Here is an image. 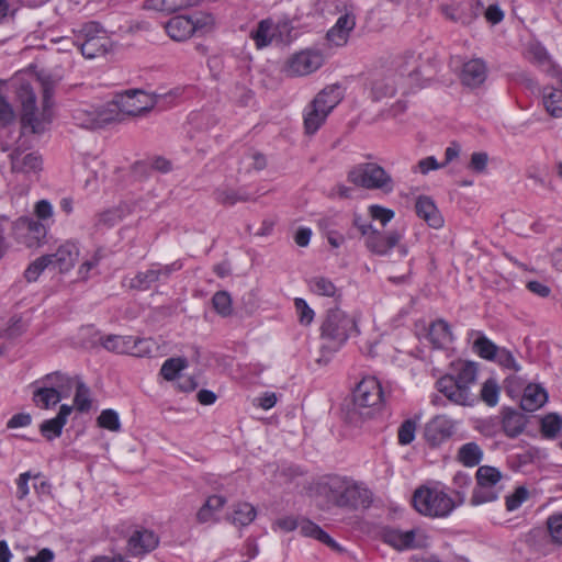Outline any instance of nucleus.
<instances>
[{"label":"nucleus","instance_id":"40","mask_svg":"<svg viewBox=\"0 0 562 562\" xmlns=\"http://www.w3.org/2000/svg\"><path fill=\"white\" fill-rule=\"evenodd\" d=\"M482 458L483 451L475 442H468L458 451V460L465 467L477 465Z\"/></svg>","mask_w":562,"mask_h":562},{"label":"nucleus","instance_id":"3","mask_svg":"<svg viewBox=\"0 0 562 562\" xmlns=\"http://www.w3.org/2000/svg\"><path fill=\"white\" fill-rule=\"evenodd\" d=\"M383 401L380 382L374 376L363 378L352 393V402L347 407L346 418L359 425L372 416L373 409Z\"/></svg>","mask_w":562,"mask_h":562},{"label":"nucleus","instance_id":"15","mask_svg":"<svg viewBox=\"0 0 562 562\" xmlns=\"http://www.w3.org/2000/svg\"><path fill=\"white\" fill-rule=\"evenodd\" d=\"M347 477L331 475L326 476L315 485V494L323 497L326 502V506H341L344 496V490Z\"/></svg>","mask_w":562,"mask_h":562},{"label":"nucleus","instance_id":"9","mask_svg":"<svg viewBox=\"0 0 562 562\" xmlns=\"http://www.w3.org/2000/svg\"><path fill=\"white\" fill-rule=\"evenodd\" d=\"M155 99L143 90H128L116 95L110 106H114L117 121L122 122L126 116H140L155 106Z\"/></svg>","mask_w":562,"mask_h":562},{"label":"nucleus","instance_id":"19","mask_svg":"<svg viewBox=\"0 0 562 562\" xmlns=\"http://www.w3.org/2000/svg\"><path fill=\"white\" fill-rule=\"evenodd\" d=\"M158 543L159 538L154 531L137 530L130 537L127 550L132 555H142L156 549Z\"/></svg>","mask_w":562,"mask_h":562},{"label":"nucleus","instance_id":"25","mask_svg":"<svg viewBox=\"0 0 562 562\" xmlns=\"http://www.w3.org/2000/svg\"><path fill=\"white\" fill-rule=\"evenodd\" d=\"M371 91L374 100L392 98L396 92L394 74H376L371 82Z\"/></svg>","mask_w":562,"mask_h":562},{"label":"nucleus","instance_id":"45","mask_svg":"<svg viewBox=\"0 0 562 562\" xmlns=\"http://www.w3.org/2000/svg\"><path fill=\"white\" fill-rule=\"evenodd\" d=\"M53 260L52 256L44 255L35 259L33 262L29 265L26 270L24 271V277L29 282H34L38 279L42 272L48 267L52 266Z\"/></svg>","mask_w":562,"mask_h":562},{"label":"nucleus","instance_id":"11","mask_svg":"<svg viewBox=\"0 0 562 562\" xmlns=\"http://www.w3.org/2000/svg\"><path fill=\"white\" fill-rule=\"evenodd\" d=\"M72 120L79 127L95 130L116 123L117 113L110 103L101 106L85 105L72 111Z\"/></svg>","mask_w":562,"mask_h":562},{"label":"nucleus","instance_id":"52","mask_svg":"<svg viewBox=\"0 0 562 562\" xmlns=\"http://www.w3.org/2000/svg\"><path fill=\"white\" fill-rule=\"evenodd\" d=\"M64 426L65 424L63 422L57 417H54L52 419L44 420L40 425V431L47 440H53L61 435Z\"/></svg>","mask_w":562,"mask_h":562},{"label":"nucleus","instance_id":"18","mask_svg":"<svg viewBox=\"0 0 562 562\" xmlns=\"http://www.w3.org/2000/svg\"><path fill=\"white\" fill-rule=\"evenodd\" d=\"M80 250L79 246L72 241H66L61 244L55 254H52V266L60 273L68 272L72 269L79 259Z\"/></svg>","mask_w":562,"mask_h":562},{"label":"nucleus","instance_id":"23","mask_svg":"<svg viewBox=\"0 0 562 562\" xmlns=\"http://www.w3.org/2000/svg\"><path fill=\"white\" fill-rule=\"evenodd\" d=\"M416 214L424 220L430 227L440 228L443 225V218L435 202L426 195L417 198L415 203Z\"/></svg>","mask_w":562,"mask_h":562},{"label":"nucleus","instance_id":"24","mask_svg":"<svg viewBox=\"0 0 562 562\" xmlns=\"http://www.w3.org/2000/svg\"><path fill=\"white\" fill-rule=\"evenodd\" d=\"M487 76V68L485 63L480 58H474L463 65L461 71V81L468 87H479L482 85Z\"/></svg>","mask_w":562,"mask_h":562},{"label":"nucleus","instance_id":"64","mask_svg":"<svg viewBox=\"0 0 562 562\" xmlns=\"http://www.w3.org/2000/svg\"><path fill=\"white\" fill-rule=\"evenodd\" d=\"M34 212L38 220L45 221L52 217L53 206L47 200H41L35 204Z\"/></svg>","mask_w":562,"mask_h":562},{"label":"nucleus","instance_id":"30","mask_svg":"<svg viewBox=\"0 0 562 562\" xmlns=\"http://www.w3.org/2000/svg\"><path fill=\"white\" fill-rule=\"evenodd\" d=\"M171 272V267L148 269L144 272H138L131 281V286L137 290H147L154 282L159 280L160 276L168 277Z\"/></svg>","mask_w":562,"mask_h":562},{"label":"nucleus","instance_id":"35","mask_svg":"<svg viewBox=\"0 0 562 562\" xmlns=\"http://www.w3.org/2000/svg\"><path fill=\"white\" fill-rule=\"evenodd\" d=\"M226 504V498L221 495L210 496L204 505L196 513V520L200 524H205L214 518V515L220 512Z\"/></svg>","mask_w":562,"mask_h":562},{"label":"nucleus","instance_id":"26","mask_svg":"<svg viewBox=\"0 0 562 562\" xmlns=\"http://www.w3.org/2000/svg\"><path fill=\"white\" fill-rule=\"evenodd\" d=\"M548 400L543 387L536 384L528 385L520 401V406L526 412H535L540 408Z\"/></svg>","mask_w":562,"mask_h":562},{"label":"nucleus","instance_id":"47","mask_svg":"<svg viewBox=\"0 0 562 562\" xmlns=\"http://www.w3.org/2000/svg\"><path fill=\"white\" fill-rule=\"evenodd\" d=\"M562 429V418L554 413L546 415L541 419V432L546 438H555Z\"/></svg>","mask_w":562,"mask_h":562},{"label":"nucleus","instance_id":"48","mask_svg":"<svg viewBox=\"0 0 562 562\" xmlns=\"http://www.w3.org/2000/svg\"><path fill=\"white\" fill-rule=\"evenodd\" d=\"M97 424L99 427L108 429L110 431L116 432L120 431L121 429L119 414L111 408L101 412V414L97 418Z\"/></svg>","mask_w":562,"mask_h":562},{"label":"nucleus","instance_id":"44","mask_svg":"<svg viewBox=\"0 0 562 562\" xmlns=\"http://www.w3.org/2000/svg\"><path fill=\"white\" fill-rule=\"evenodd\" d=\"M473 349L481 358L494 360L499 348L487 337L481 335L474 340Z\"/></svg>","mask_w":562,"mask_h":562},{"label":"nucleus","instance_id":"32","mask_svg":"<svg viewBox=\"0 0 562 562\" xmlns=\"http://www.w3.org/2000/svg\"><path fill=\"white\" fill-rule=\"evenodd\" d=\"M542 102L547 112L553 117L562 116V90L546 87L542 90Z\"/></svg>","mask_w":562,"mask_h":562},{"label":"nucleus","instance_id":"29","mask_svg":"<svg viewBox=\"0 0 562 562\" xmlns=\"http://www.w3.org/2000/svg\"><path fill=\"white\" fill-rule=\"evenodd\" d=\"M76 381L58 371L46 374L42 380L46 386L54 387L60 397H68L70 395Z\"/></svg>","mask_w":562,"mask_h":562},{"label":"nucleus","instance_id":"42","mask_svg":"<svg viewBox=\"0 0 562 562\" xmlns=\"http://www.w3.org/2000/svg\"><path fill=\"white\" fill-rule=\"evenodd\" d=\"M215 200L225 206H232L237 202H247L250 200V195L240 190L234 189H217L215 191Z\"/></svg>","mask_w":562,"mask_h":562},{"label":"nucleus","instance_id":"7","mask_svg":"<svg viewBox=\"0 0 562 562\" xmlns=\"http://www.w3.org/2000/svg\"><path fill=\"white\" fill-rule=\"evenodd\" d=\"M214 18L207 13H199L191 16L177 15L171 18L165 29L173 41H186L193 34H204L212 30Z\"/></svg>","mask_w":562,"mask_h":562},{"label":"nucleus","instance_id":"33","mask_svg":"<svg viewBox=\"0 0 562 562\" xmlns=\"http://www.w3.org/2000/svg\"><path fill=\"white\" fill-rule=\"evenodd\" d=\"M328 113L321 108L310 103L306 108L304 115V131L307 135L315 134L318 128L325 123Z\"/></svg>","mask_w":562,"mask_h":562},{"label":"nucleus","instance_id":"59","mask_svg":"<svg viewBox=\"0 0 562 562\" xmlns=\"http://www.w3.org/2000/svg\"><path fill=\"white\" fill-rule=\"evenodd\" d=\"M102 258L101 249H98L91 259H87L79 267L78 274L79 279L87 280L89 278V272L98 267L100 260Z\"/></svg>","mask_w":562,"mask_h":562},{"label":"nucleus","instance_id":"38","mask_svg":"<svg viewBox=\"0 0 562 562\" xmlns=\"http://www.w3.org/2000/svg\"><path fill=\"white\" fill-rule=\"evenodd\" d=\"M133 336L109 335L101 340L102 346L116 353L135 352L132 346Z\"/></svg>","mask_w":562,"mask_h":562},{"label":"nucleus","instance_id":"34","mask_svg":"<svg viewBox=\"0 0 562 562\" xmlns=\"http://www.w3.org/2000/svg\"><path fill=\"white\" fill-rule=\"evenodd\" d=\"M257 512L249 503H238L234 506L233 513L226 517L235 526H248L256 518Z\"/></svg>","mask_w":562,"mask_h":562},{"label":"nucleus","instance_id":"62","mask_svg":"<svg viewBox=\"0 0 562 562\" xmlns=\"http://www.w3.org/2000/svg\"><path fill=\"white\" fill-rule=\"evenodd\" d=\"M488 156L486 153H473L469 164V168L475 172H483L486 170Z\"/></svg>","mask_w":562,"mask_h":562},{"label":"nucleus","instance_id":"6","mask_svg":"<svg viewBox=\"0 0 562 562\" xmlns=\"http://www.w3.org/2000/svg\"><path fill=\"white\" fill-rule=\"evenodd\" d=\"M412 502L418 513L430 517H446L456 507L454 501L445 492L424 486L414 492Z\"/></svg>","mask_w":562,"mask_h":562},{"label":"nucleus","instance_id":"5","mask_svg":"<svg viewBox=\"0 0 562 562\" xmlns=\"http://www.w3.org/2000/svg\"><path fill=\"white\" fill-rule=\"evenodd\" d=\"M347 180L367 190H381L389 193L394 189L393 178L376 162H360L352 166L347 173Z\"/></svg>","mask_w":562,"mask_h":562},{"label":"nucleus","instance_id":"17","mask_svg":"<svg viewBox=\"0 0 562 562\" xmlns=\"http://www.w3.org/2000/svg\"><path fill=\"white\" fill-rule=\"evenodd\" d=\"M322 61L323 58L318 53L301 52L291 58L288 72L292 76H305L318 69Z\"/></svg>","mask_w":562,"mask_h":562},{"label":"nucleus","instance_id":"14","mask_svg":"<svg viewBox=\"0 0 562 562\" xmlns=\"http://www.w3.org/2000/svg\"><path fill=\"white\" fill-rule=\"evenodd\" d=\"M31 147L29 139H19L18 147L10 155L11 170L13 172H38L42 169L43 159L37 153H25Z\"/></svg>","mask_w":562,"mask_h":562},{"label":"nucleus","instance_id":"60","mask_svg":"<svg viewBox=\"0 0 562 562\" xmlns=\"http://www.w3.org/2000/svg\"><path fill=\"white\" fill-rule=\"evenodd\" d=\"M494 360H496L497 363L504 368H507V369H510L514 371H518L520 369V367L516 362L513 353L505 348L498 349L497 356L495 357Z\"/></svg>","mask_w":562,"mask_h":562},{"label":"nucleus","instance_id":"28","mask_svg":"<svg viewBox=\"0 0 562 562\" xmlns=\"http://www.w3.org/2000/svg\"><path fill=\"white\" fill-rule=\"evenodd\" d=\"M300 532L304 537H310L321 541L335 551L341 550L339 544L326 531L308 519H303L300 522Z\"/></svg>","mask_w":562,"mask_h":562},{"label":"nucleus","instance_id":"53","mask_svg":"<svg viewBox=\"0 0 562 562\" xmlns=\"http://www.w3.org/2000/svg\"><path fill=\"white\" fill-rule=\"evenodd\" d=\"M25 329L26 324L22 316L14 315L9 319L5 329L2 331V337L4 336L8 339H14L20 337Z\"/></svg>","mask_w":562,"mask_h":562},{"label":"nucleus","instance_id":"37","mask_svg":"<svg viewBox=\"0 0 562 562\" xmlns=\"http://www.w3.org/2000/svg\"><path fill=\"white\" fill-rule=\"evenodd\" d=\"M274 36L273 23L271 20H262L257 24V27L250 32V37L254 40L257 48L268 46Z\"/></svg>","mask_w":562,"mask_h":562},{"label":"nucleus","instance_id":"36","mask_svg":"<svg viewBox=\"0 0 562 562\" xmlns=\"http://www.w3.org/2000/svg\"><path fill=\"white\" fill-rule=\"evenodd\" d=\"M428 336L435 347H442L452 340V333L449 324L443 319L434 322L429 328Z\"/></svg>","mask_w":562,"mask_h":562},{"label":"nucleus","instance_id":"12","mask_svg":"<svg viewBox=\"0 0 562 562\" xmlns=\"http://www.w3.org/2000/svg\"><path fill=\"white\" fill-rule=\"evenodd\" d=\"M14 237L27 248H38L46 243L47 228L40 221L20 217L12 225Z\"/></svg>","mask_w":562,"mask_h":562},{"label":"nucleus","instance_id":"43","mask_svg":"<svg viewBox=\"0 0 562 562\" xmlns=\"http://www.w3.org/2000/svg\"><path fill=\"white\" fill-rule=\"evenodd\" d=\"M188 367V360L182 357L167 359L160 369V374L167 381H172L178 373Z\"/></svg>","mask_w":562,"mask_h":562},{"label":"nucleus","instance_id":"61","mask_svg":"<svg viewBox=\"0 0 562 562\" xmlns=\"http://www.w3.org/2000/svg\"><path fill=\"white\" fill-rule=\"evenodd\" d=\"M369 214L373 220L380 221L382 225H385L394 217V212L391 209L378 204L369 206Z\"/></svg>","mask_w":562,"mask_h":562},{"label":"nucleus","instance_id":"1","mask_svg":"<svg viewBox=\"0 0 562 562\" xmlns=\"http://www.w3.org/2000/svg\"><path fill=\"white\" fill-rule=\"evenodd\" d=\"M42 88V109L36 108V94L30 82L14 79L12 86L15 88L16 99L22 106L21 132L19 139H27L29 134L41 136L46 133L53 122L52 97L54 82L38 78Z\"/></svg>","mask_w":562,"mask_h":562},{"label":"nucleus","instance_id":"27","mask_svg":"<svg viewBox=\"0 0 562 562\" xmlns=\"http://www.w3.org/2000/svg\"><path fill=\"white\" fill-rule=\"evenodd\" d=\"M341 99L339 86L331 85L321 90L311 103L329 114Z\"/></svg>","mask_w":562,"mask_h":562},{"label":"nucleus","instance_id":"20","mask_svg":"<svg viewBox=\"0 0 562 562\" xmlns=\"http://www.w3.org/2000/svg\"><path fill=\"white\" fill-rule=\"evenodd\" d=\"M370 503L371 494L369 490L347 477L340 507H368Z\"/></svg>","mask_w":562,"mask_h":562},{"label":"nucleus","instance_id":"8","mask_svg":"<svg viewBox=\"0 0 562 562\" xmlns=\"http://www.w3.org/2000/svg\"><path fill=\"white\" fill-rule=\"evenodd\" d=\"M81 54L89 59L105 55L112 48V42L103 27L97 22L82 26L77 35Z\"/></svg>","mask_w":562,"mask_h":562},{"label":"nucleus","instance_id":"63","mask_svg":"<svg viewBox=\"0 0 562 562\" xmlns=\"http://www.w3.org/2000/svg\"><path fill=\"white\" fill-rule=\"evenodd\" d=\"M132 346L134 347L133 350H136V351L128 352V355H132L135 357H144V356L150 353L151 344L147 339H140V338L133 337Z\"/></svg>","mask_w":562,"mask_h":562},{"label":"nucleus","instance_id":"54","mask_svg":"<svg viewBox=\"0 0 562 562\" xmlns=\"http://www.w3.org/2000/svg\"><path fill=\"white\" fill-rule=\"evenodd\" d=\"M499 387L496 381L488 379L481 389V398L488 406H495L498 402Z\"/></svg>","mask_w":562,"mask_h":562},{"label":"nucleus","instance_id":"55","mask_svg":"<svg viewBox=\"0 0 562 562\" xmlns=\"http://www.w3.org/2000/svg\"><path fill=\"white\" fill-rule=\"evenodd\" d=\"M547 526L552 541L562 546V514L550 516Z\"/></svg>","mask_w":562,"mask_h":562},{"label":"nucleus","instance_id":"46","mask_svg":"<svg viewBox=\"0 0 562 562\" xmlns=\"http://www.w3.org/2000/svg\"><path fill=\"white\" fill-rule=\"evenodd\" d=\"M310 289L318 294L329 297H335L337 288L335 284L325 277H315L310 280Z\"/></svg>","mask_w":562,"mask_h":562},{"label":"nucleus","instance_id":"2","mask_svg":"<svg viewBox=\"0 0 562 562\" xmlns=\"http://www.w3.org/2000/svg\"><path fill=\"white\" fill-rule=\"evenodd\" d=\"M476 372L473 362H462L456 367L453 373L446 374L437 381L438 391L458 405H472L476 397L471 392V386L475 384Z\"/></svg>","mask_w":562,"mask_h":562},{"label":"nucleus","instance_id":"16","mask_svg":"<svg viewBox=\"0 0 562 562\" xmlns=\"http://www.w3.org/2000/svg\"><path fill=\"white\" fill-rule=\"evenodd\" d=\"M134 211V205L131 203L122 202L115 206L109 207L97 213L93 217L94 232H103L114 227L122 222Z\"/></svg>","mask_w":562,"mask_h":562},{"label":"nucleus","instance_id":"50","mask_svg":"<svg viewBox=\"0 0 562 562\" xmlns=\"http://www.w3.org/2000/svg\"><path fill=\"white\" fill-rule=\"evenodd\" d=\"M503 429L504 432L510 438H514L521 434L524 430V423L521 420V416L516 413L506 415L503 419Z\"/></svg>","mask_w":562,"mask_h":562},{"label":"nucleus","instance_id":"58","mask_svg":"<svg viewBox=\"0 0 562 562\" xmlns=\"http://www.w3.org/2000/svg\"><path fill=\"white\" fill-rule=\"evenodd\" d=\"M294 305L299 314V321L302 325L307 326L314 319V311L307 305L305 300L295 299Z\"/></svg>","mask_w":562,"mask_h":562},{"label":"nucleus","instance_id":"39","mask_svg":"<svg viewBox=\"0 0 562 562\" xmlns=\"http://www.w3.org/2000/svg\"><path fill=\"white\" fill-rule=\"evenodd\" d=\"M191 5V0H146L144 8L164 13H172Z\"/></svg>","mask_w":562,"mask_h":562},{"label":"nucleus","instance_id":"4","mask_svg":"<svg viewBox=\"0 0 562 562\" xmlns=\"http://www.w3.org/2000/svg\"><path fill=\"white\" fill-rule=\"evenodd\" d=\"M357 330L356 321L339 308L329 310L321 326V337L328 341L322 349L337 351Z\"/></svg>","mask_w":562,"mask_h":562},{"label":"nucleus","instance_id":"41","mask_svg":"<svg viewBox=\"0 0 562 562\" xmlns=\"http://www.w3.org/2000/svg\"><path fill=\"white\" fill-rule=\"evenodd\" d=\"M63 397L59 396L54 387L44 386L38 387L33 393V402L41 408H49L60 402Z\"/></svg>","mask_w":562,"mask_h":562},{"label":"nucleus","instance_id":"31","mask_svg":"<svg viewBox=\"0 0 562 562\" xmlns=\"http://www.w3.org/2000/svg\"><path fill=\"white\" fill-rule=\"evenodd\" d=\"M384 540L390 546L398 550L415 548V530L402 531L400 529H389L384 532Z\"/></svg>","mask_w":562,"mask_h":562},{"label":"nucleus","instance_id":"22","mask_svg":"<svg viewBox=\"0 0 562 562\" xmlns=\"http://www.w3.org/2000/svg\"><path fill=\"white\" fill-rule=\"evenodd\" d=\"M356 26V18L351 12L340 15L335 25L327 32V40L335 46H342L347 43L349 33Z\"/></svg>","mask_w":562,"mask_h":562},{"label":"nucleus","instance_id":"51","mask_svg":"<svg viewBox=\"0 0 562 562\" xmlns=\"http://www.w3.org/2000/svg\"><path fill=\"white\" fill-rule=\"evenodd\" d=\"M76 394H75V405L76 408L80 412H86L90 408V390L89 387L82 383L81 381H76Z\"/></svg>","mask_w":562,"mask_h":562},{"label":"nucleus","instance_id":"21","mask_svg":"<svg viewBox=\"0 0 562 562\" xmlns=\"http://www.w3.org/2000/svg\"><path fill=\"white\" fill-rule=\"evenodd\" d=\"M454 432V422L446 415L434 417L426 427V436L432 445L450 438Z\"/></svg>","mask_w":562,"mask_h":562},{"label":"nucleus","instance_id":"56","mask_svg":"<svg viewBox=\"0 0 562 562\" xmlns=\"http://www.w3.org/2000/svg\"><path fill=\"white\" fill-rule=\"evenodd\" d=\"M529 496V492L525 486H518L514 493L506 496V509L513 512L517 509Z\"/></svg>","mask_w":562,"mask_h":562},{"label":"nucleus","instance_id":"10","mask_svg":"<svg viewBox=\"0 0 562 562\" xmlns=\"http://www.w3.org/2000/svg\"><path fill=\"white\" fill-rule=\"evenodd\" d=\"M476 486L473 490L470 503L474 506L493 502L498 498L502 473L490 465H481L475 474Z\"/></svg>","mask_w":562,"mask_h":562},{"label":"nucleus","instance_id":"49","mask_svg":"<svg viewBox=\"0 0 562 562\" xmlns=\"http://www.w3.org/2000/svg\"><path fill=\"white\" fill-rule=\"evenodd\" d=\"M212 304L215 311L226 317L233 312L232 297L226 291H217L212 297Z\"/></svg>","mask_w":562,"mask_h":562},{"label":"nucleus","instance_id":"57","mask_svg":"<svg viewBox=\"0 0 562 562\" xmlns=\"http://www.w3.org/2000/svg\"><path fill=\"white\" fill-rule=\"evenodd\" d=\"M416 423L406 419L398 428L397 438L401 445H409L415 439Z\"/></svg>","mask_w":562,"mask_h":562},{"label":"nucleus","instance_id":"13","mask_svg":"<svg viewBox=\"0 0 562 562\" xmlns=\"http://www.w3.org/2000/svg\"><path fill=\"white\" fill-rule=\"evenodd\" d=\"M401 239L402 234L398 231L381 233L375 229L364 239V245L370 252L376 256H385L392 248L398 246V252L406 257L408 249L405 245H398Z\"/></svg>","mask_w":562,"mask_h":562}]
</instances>
